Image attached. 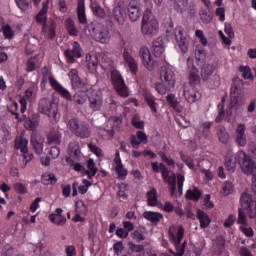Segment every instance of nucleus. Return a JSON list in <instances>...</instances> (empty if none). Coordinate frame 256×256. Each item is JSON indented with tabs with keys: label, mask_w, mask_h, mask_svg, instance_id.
Wrapping results in <instances>:
<instances>
[{
	"label": "nucleus",
	"mask_w": 256,
	"mask_h": 256,
	"mask_svg": "<svg viewBox=\"0 0 256 256\" xmlns=\"http://www.w3.org/2000/svg\"><path fill=\"white\" fill-rule=\"evenodd\" d=\"M204 81H207V86L213 89L221 85V76H219V74H214L213 76H210L208 80Z\"/></svg>",
	"instance_id": "47"
},
{
	"label": "nucleus",
	"mask_w": 256,
	"mask_h": 256,
	"mask_svg": "<svg viewBox=\"0 0 256 256\" xmlns=\"http://www.w3.org/2000/svg\"><path fill=\"white\" fill-rule=\"evenodd\" d=\"M112 15L118 25H125V22L127 21V8H125L123 4L118 3V5L114 7Z\"/></svg>",
	"instance_id": "17"
},
{
	"label": "nucleus",
	"mask_w": 256,
	"mask_h": 256,
	"mask_svg": "<svg viewBox=\"0 0 256 256\" xmlns=\"http://www.w3.org/2000/svg\"><path fill=\"white\" fill-rule=\"evenodd\" d=\"M61 137V131L53 128L47 136V141L50 145H59L61 143Z\"/></svg>",
	"instance_id": "36"
},
{
	"label": "nucleus",
	"mask_w": 256,
	"mask_h": 256,
	"mask_svg": "<svg viewBox=\"0 0 256 256\" xmlns=\"http://www.w3.org/2000/svg\"><path fill=\"white\" fill-rule=\"evenodd\" d=\"M49 83L52 89L59 93V95H61L63 99H66V101H74V103H77V105H85L89 99V96L87 95V88L78 90L73 96H71V92L63 87V85L55 80V78L49 76Z\"/></svg>",
	"instance_id": "1"
},
{
	"label": "nucleus",
	"mask_w": 256,
	"mask_h": 256,
	"mask_svg": "<svg viewBox=\"0 0 256 256\" xmlns=\"http://www.w3.org/2000/svg\"><path fill=\"white\" fill-rule=\"evenodd\" d=\"M189 83L190 87H192V85H197L199 83V74H197V70L190 73Z\"/></svg>",
	"instance_id": "64"
},
{
	"label": "nucleus",
	"mask_w": 256,
	"mask_h": 256,
	"mask_svg": "<svg viewBox=\"0 0 256 256\" xmlns=\"http://www.w3.org/2000/svg\"><path fill=\"white\" fill-rule=\"evenodd\" d=\"M27 145H29V140H27V138H23V136H20L15 140V149H20L21 152L24 153L23 155L24 167L25 165H27V163H29V161L33 159V154H27V151H29V149L27 148Z\"/></svg>",
	"instance_id": "14"
},
{
	"label": "nucleus",
	"mask_w": 256,
	"mask_h": 256,
	"mask_svg": "<svg viewBox=\"0 0 256 256\" xmlns=\"http://www.w3.org/2000/svg\"><path fill=\"white\" fill-rule=\"evenodd\" d=\"M77 17L81 25H85V23H87V14H85V0H78Z\"/></svg>",
	"instance_id": "32"
},
{
	"label": "nucleus",
	"mask_w": 256,
	"mask_h": 256,
	"mask_svg": "<svg viewBox=\"0 0 256 256\" xmlns=\"http://www.w3.org/2000/svg\"><path fill=\"white\" fill-rule=\"evenodd\" d=\"M51 223L57 225L58 227H63L67 225V218L63 215V209L57 208L55 213L49 215Z\"/></svg>",
	"instance_id": "20"
},
{
	"label": "nucleus",
	"mask_w": 256,
	"mask_h": 256,
	"mask_svg": "<svg viewBox=\"0 0 256 256\" xmlns=\"http://www.w3.org/2000/svg\"><path fill=\"white\" fill-rule=\"evenodd\" d=\"M245 131H247L245 124H238L236 128V143L240 147H245L247 145V134H245Z\"/></svg>",
	"instance_id": "23"
},
{
	"label": "nucleus",
	"mask_w": 256,
	"mask_h": 256,
	"mask_svg": "<svg viewBox=\"0 0 256 256\" xmlns=\"http://www.w3.org/2000/svg\"><path fill=\"white\" fill-rule=\"evenodd\" d=\"M64 55L67 63H75L77 59H81V57H83V49L81 48V44H79V42H74L72 49L65 50Z\"/></svg>",
	"instance_id": "13"
},
{
	"label": "nucleus",
	"mask_w": 256,
	"mask_h": 256,
	"mask_svg": "<svg viewBox=\"0 0 256 256\" xmlns=\"http://www.w3.org/2000/svg\"><path fill=\"white\" fill-rule=\"evenodd\" d=\"M169 235H170V241H172L176 252L173 251V249H169V253L173 256H183L185 255V247L187 246V242L183 241V238L185 237V228L183 225H172L169 227Z\"/></svg>",
	"instance_id": "2"
},
{
	"label": "nucleus",
	"mask_w": 256,
	"mask_h": 256,
	"mask_svg": "<svg viewBox=\"0 0 256 256\" xmlns=\"http://www.w3.org/2000/svg\"><path fill=\"white\" fill-rule=\"evenodd\" d=\"M86 165L88 169L85 168V175H87L88 179H93L99 169L95 166V161L91 158L87 160Z\"/></svg>",
	"instance_id": "39"
},
{
	"label": "nucleus",
	"mask_w": 256,
	"mask_h": 256,
	"mask_svg": "<svg viewBox=\"0 0 256 256\" xmlns=\"http://www.w3.org/2000/svg\"><path fill=\"white\" fill-rule=\"evenodd\" d=\"M128 18L132 23L139 21L141 17V8L137 4L129 3L127 6Z\"/></svg>",
	"instance_id": "25"
},
{
	"label": "nucleus",
	"mask_w": 256,
	"mask_h": 256,
	"mask_svg": "<svg viewBox=\"0 0 256 256\" xmlns=\"http://www.w3.org/2000/svg\"><path fill=\"white\" fill-rule=\"evenodd\" d=\"M2 32L5 37V39H12L13 35H15V32L13 31V28L9 24L2 26Z\"/></svg>",
	"instance_id": "56"
},
{
	"label": "nucleus",
	"mask_w": 256,
	"mask_h": 256,
	"mask_svg": "<svg viewBox=\"0 0 256 256\" xmlns=\"http://www.w3.org/2000/svg\"><path fill=\"white\" fill-rule=\"evenodd\" d=\"M160 79L169 89H175L177 78L175 72L169 66H163L160 71Z\"/></svg>",
	"instance_id": "10"
},
{
	"label": "nucleus",
	"mask_w": 256,
	"mask_h": 256,
	"mask_svg": "<svg viewBox=\"0 0 256 256\" xmlns=\"http://www.w3.org/2000/svg\"><path fill=\"white\" fill-rule=\"evenodd\" d=\"M145 101L148 107H150L152 113H157V109L159 108V104L157 103V98H155V96H153L152 94H146Z\"/></svg>",
	"instance_id": "43"
},
{
	"label": "nucleus",
	"mask_w": 256,
	"mask_h": 256,
	"mask_svg": "<svg viewBox=\"0 0 256 256\" xmlns=\"http://www.w3.org/2000/svg\"><path fill=\"white\" fill-rule=\"evenodd\" d=\"M235 159L240 165V169L244 175L256 176V162L248 156L245 151L240 150L235 154Z\"/></svg>",
	"instance_id": "7"
},
{
	"label": "nucleus",
	"mask_w": 256,
	"mask_h": 256,
	"mask_svg": "<svg viewBox=\"0 0 256 256\" xmlns=\"http://www.w3.org/2000/svg\"><path fill=\"white\" fill-rule=\"evenodd\" d=\"M38 111L42 115H47L52 125H57L61 120L59 105L49 98H42L38 104Z\"/></svg>",
	"instance_id": "3"
},
{
	"label": "nucleus",
	"mask_w": 256,
	"mask_h": 256,
	"mask_svg": "<svg viewBox=\"0 0 256 256\" xmlns=\"http://www.w3.org/2000/svg\"><path fill=\"white\" fill-rule=\"evenodd\" d=\"M152 47L155 57H161L165 53V41H163L161 36L153 41Z\"/></svg>",
	"instance_id": "30"
},
{
	"label": "nucleus",
	"mask_w": 256,
	"mask_h": 256,
	"mask_svg": "<svg viewBox=\"0 0 256 256\" xmlns=\"http://www.w3.org/2000/svg\"><path fill=\"white\" fill-rule=\"evenodd\" d=\"M162 161L168 165V167H171L172 169H175V160L171 158V156H167L165 152H160L159 153Z\"/></svg>",
	"instance_id": "52"
},
{
	"label": "nucleus",
	"mask_w": 256,
	"mask_h": 256,
	"mask_svg": "<svg viewBox=\"0 0 256 256\" xmlns=\"http://www.w3.org/2000/svg\"><path fill=\"white\" fill-rule=\"evenodd\" d=\"M132 125L136 127V129H143L145 127V122L141 120L138 114H135L132 118Z\"/></svg>",
	"instance_id": "58"
},
{
	"label": "nucleus",
	"mask_w": 256,
	"mask_h": 256,
	"mask_svg": "<svg viewBox=\"0 0 256 256\" xmlns=\"http://www.w3.org/2000/svg\"><path fill=\"white\" fill-rule=\"evenodd\" d=\"M243 87V80L239 78H235L232 83L231 87V95L232 97H237L239 93H241V89Z\"/></svg>",
	"instance_id": "44"
},
{
	"label": "nucleus",
	"mask_w": 256,
	"mask_h": 256,
	"mask_svg": "<svg viewBox=\"0 0 256 256\" xmlns=\"http://www.w3.org/2000/svg\"><path fill=\"white\" fill-rule=\"evenodd\" d=\"M139 57L142 61V65L148 70L153 71L155 67H157V63L153 59V56H151V51L149 50V47L142 46L139 50Z\"/></svg>",
	"instance_id": "11"
},
{
	"label": "nucleus",
	"mask_w": 256,
	"mask_h": 256,
	"mask_svg": "<svg viewBox=\"0 0 256 256\" xmlns=\"http://www.w3.org/2000/svg\"><path fill=\"white\" fill-rule=\"evenodd\" d=\"M20 121H24V127L28 129V131H35V129L39 127V114H34L29 118L23 115Z\"/></svg>",
	"instance_id": "22"
},
{
	"label": "nucleus",
	"mask_w": 256,
	"mask_h": 256,
	"mask_svg": "<svg viewBox=\"0 0 256 256\" xmlns=\"http://www.w3.org/2000/svg\"><path fill=\"white\" fill-rule=\"evenodd\" d=\"M175 41L182 53H187L189 51V39L185 36V32L181 27H177L174 31Z\"/></svg>",
	"instance_id": "15"
},
{
	"label": "nucleus",
	"mask_w": 256,
	"mask_h": 256,
	"mask_svg": "<svg viewBox=\"0 0 256 256\" xmlns=\"http://www.w3.org/2000/svg\"><path fill=\"white\" fill-rule=\"evenodd\" d=\"M68 129L80 139H89L91 137V126L87 122L79 123V119L73 117L66 123Z\"/></svg>",
	"instance_id": "6"
},
{
	"label": "nucleus",
	"mask_w": 256,
	"mask_h": 256,
	"mask_svg": "<svg viewBox=\"0 0 256 256\" xmlns=\"http://www.w3.org/2000/svg\"><path fill=\"white\" fill-rule=\"evenodd\" d=\"M147 203L149 207H157L159 205V195L157 194V189L152 188L146 194Z\"/></svg>",
	"instance_id": "34"
},
{
	"label": "nucleus",
	"mask_w": 256,
	"mask_h": 256,
	"mask_svg": "<svg viewBox=\"0 0 256 256\" xmlns=\"http://www.w3.org/2000/svg\"><path fill=\"white\" fill-rule=\"evenodd\" d=\"M115 163V171L119 177V179H125L127 177V169L123 166V163L121 162V157L119 154L116 155L114 158Z\"/></svg>",
	"instance_id": "31"
},
{
	"label": "nucleus",
	"mask_w": 256,
	"mask_h": 256,
	"mask_svg": "<svg viewBox=\"0 0 256 256\" xmlns=\"http://www.w3.org/2000/svg\"><path fill=\"white\" fill-rule=\"evenodd\" d=\"M183 95L188 103H195L201 98V94L193 86H184Z\"/></svg>",
	"instance_id": "21"
},
{
	"label": "nucleus",
	"mask_w": 256,
	"mask_h": 256,
	"mask_svg": "<svg viewBox=\"0 0 256 256\" xmlns=\"http://www.w3.org/2000/svg\"><path fill=\"white\" fill-rule=\"evenodd\" d=\"M91 35L94 41H97L102 45H107L111 41V32L109 31V27L105 25L98 24L94 26Z\"/></svg>",
	"instance_id": "9"
},
{
	"label": "nucleus",
	"mask_w": 256,
	"mask_h": 256,
	"mask_svg": "<svg viewBox=\"0 0 256 256\" xmlns=\"http://www.w3.org/2000/svg\"><path fill=\"white\" fill-rule=\"evenodd\" d=\"M197 219L199 220L201 229H207L208 225H211V218L205 213V211L198 209L196 212Z\"/></svg>",
	"instance_id": "35"
},
{
	"label": "nucleus",
	"mask_w": 256,
	"mask_h": 256,
	"mask_svg": "<svg viewBox=\"0 0 256 256\" xmlns=\"http://www.w3.org/2000/svg\"><path fill=\"white\" fill-rule=\"evenodd\" d=\"M216 67L217 63L213 61H208L204 64L201 70V77L203 81H209V78L213 76V72L215 71Z\"/></svg>",
	"instance_id": "26"
},
{
	"label": "nucleus",
	"mask_w": 256,
	"mask_h": 256,
	"mask_svg": "<svg viewBox=\"0 0 256 256\" xmlns=\"http://www.w3.org/2000/svg\"><path fill=\"white\" fill-rule=\"evenodd\" d=\"M238 223L240 225H247V215L245 214V210L243 208L238 210Z\"/></svg>",
	"instance_id": "62"
},
{
	"label": "nucleus",
	"mask_w": 256,
	"mask_h": 256,
	"mask_svg": "<svg viewBox=\"0 0 256 256\" xmlns=\"http://www.w3.org/2000/svg\"><path fill=\"white\" fill-rule=\"evenodd\" d=\"M123 59H124V63L126 65V67H128L130 73L132 75H137V71H139V67L137 64V61L135 60V58H133V56L131 55V53H129V50L125 49L123 51Z\"/></svg>",
	"instance_id": "18"
},
{
	"label": "nucleus",
	"mask_w": 256,
	"mask_h": 256,
	"mask_svg": "<svg viewBox=\"0 0 256 256\" xmlns=\"http://www.w3.org/2000/svg\"><path fill=\"white\" fill-rule=\"evenodd\" d=\"M174 1V9L176 11H180V13H183V11H187V8L189 7V0H173Z\"/></svg>",
	"instance_id": "46"
},
{
	"label": "nucleus",
	"mask_w": 256,
	"mask_h": 256,
	"mask_svg": "<svg viewBox=\"0 0 256 256\" xmlns=\"http://www.w3.org/2000/svg\"><path fill=\"white\" fill-rule=\"evenodd\" d=\"M143 217L146 219V221H150V223H154V224H157L160 221H163V214L159 212L145 211L143 213Z\"/></svg>",
	"instance_id": "37"
},
{
	"label": "nucleus",
	"mask_w": 256,
	"mask_h": 256,
	"mask_svg": "<svg viewBox=\"0 0 256 256\" xmlns=\"http://www.w3.org/2000/svg\"><path fill=\"white\" fill-rule=\"evenodd\" d=\"M205 57H207L205 48H203V46H196V49H195L196 61H205Z\"/></svg>",
	"instance_id": "49"
},
{
	"label": "nucleus",
	"mask_w": 256,
	"mask_h": 256,
	"mask_svg": "<svg viewBox=\"0 0 256 256\" xmlns=\"http://www.w3.org/2000/svg\"><path fill=\"white\" fill-rule=\"evenodd\" d=\"M86 65L90 71H97V67H99V58H97V54H86Z\"/></svg>",
	"instance_id": "33"
},
{
	"label": "nucleus",
	"mask_w": 256,
	"mask_h": 256,
	"mask_svg": "<svg viewBox=\"0 0 256 256\" xmlns=\"http://www.w3.org/2000/svg\"><path fill=\"white\" fill-rule=\"evenodd\" d=\"M224 165L228 173H235V170L237 169V159H235V156L228 155L225 158Z\"/></svg>",
	"instance_id": "42"
},
{
	"label": "nucleus",
	"mask_w": 256,
	"mask_h": 256,
	"mask_svg": "<svg viewBox=\"0 0 256 256\" xmlns=\"http://www.w3.org/2000/svg\"><path fill=\"white\" fill-rule=\"evenodd\" d=\"M166 101L169 103L170 107L177 113H181L183 111V107L181 106V103L177 101V98L174 94H168L166 97Z\"/></svg>",
	"instance_id": "41"
},
{
	"label": "nucleus",
	"mask_w": 256,
	"mask_h": 256,
	"mask_svg": "<svg viewBox=\"0 0 256 256\" xmlns=\"http://www.w3.org/2000/svg\"><path fill=\"white\" fill-rule=\"evenodd\" d=\"M88 101L92 111H101V107H103V93L99 90H92L88 96Z\"/></svg>",
	"instance_id": "16"
},
{
	"label": "nucleus",
	"mask_w": 256,
	"mask_h": 256,
	"mask_svg": "<svg viewBox=\"0 0 256 256\" xmlns=\"http://www.w3.org/2000/svg\"><path fill=\"white\" fill-rule=\"evenodd\" d=\"M110 79L116 93L120 97H129V88H127L125 79H123V75H121L119 70L112 69L110 72Z\"/></svg>",
	"instance_id": "8"
},
{
	"label": "nucleus",
	"mask_w": 256,
	"mask_h": 256,
	"mask_svg": "<svg viewBox=\"0 0 256 256\" xmlns=\"http://www.w3.org/2000/svg\"><path fill=\"white\" fill-rule=\"evenodd\" d=\"M36 67H37V58H30L26 64V71L28 73H31V71H35Z\"/></svg>",
	"instance_id": "61"
},
{
	"label": "nucleus",
	"mask_w": 256,
	"mask_h": 256,
	"mask_svg": "<svg viewBox=\"0 0 256 256\" xmlns=\"http://www.w3.org/2000/svg\"><path fill=\"white\" fill-rule=\"evenodd\" d=\"M239 71L242 73L243 79H253V73L251 72V67L249 66H240Z\"/></svg>",
	"instance_id": "50"
},
{
	"label": "nucleus",
	"mask_w": 256,
	"mask_h": 256,
	"mask_svg": "<svg viewBox=\"0 0 256 256\" xmlns=\"http://www.w3.org/2000/svg\"><path fill=\"white\" fill-rule=\"evenodd\" d=\"M90 9L94 17H97L98 19H105V17H107V12H105V9H103L101 4L96 0H90Z\"/></svg>",
	"instance_id": "27"
},
{
	"label": "nucleus",
	"mask_w": 256,
	"mask_h": 256,
	"mask_svg": "<svg viewBox=\"0 0 256 256\" xmlns=\"http://www.w3.org/2000/svg\"><path fill=\"white\" fill-rule=\"evenodd\" d=\"M155 89L157 93H159V95H165L167 91H173L174 88H168L165 82H161V83H156Z\"/></svg>",
	"instance_id": "51"
},
{
	"label": "nucleus",
	"mask_w": 256,
	"mask_h": 256,
	"mask_svg": "<svg viewBox=\"0 0 256 256\" xmlns=\"http://www.w3.org/2000/svg\"><path fill=\"white\" fill-rule=\"evenodd\" d=\"M240 203L242 209H248L250 219H255L256 217V201L249 193H243L240 198Z\"/></svg>",
	"instance_id": "12"
},
{
	"label": "nucleus",
	"mask_w": 256,
	"mask_h": 256,
	"mask_svg": "<svg viewBox=\"0 0 256 256\" xmlns=\"http://www.w3.org/2000/svg\"><path fill=\"white\" fill-rule=\"evenodd\" d=\"M200 15V19L202 21V23H204L205 25L211 23V21H213V16H211V14L209 12H207L206 10H202L199 13Z\"/></svg>",
	"instance_id": "55"
},
{
	"label": "nucleus",
	"mask_w": 256,
	"mask_h": 256,
	"mask_svg": "<svg viewBox=\"0 0 256 256\" xmlns=\"http://www.w3.org/2000/svg\"><path fill=\"white\" fill-rule=\"evenodd\" d=\"M18 109H19V104H17V102L15 101L11 102V104L8 106L9 113L14 115L15 119H19V114L17 113Z\"/></svg>",
	"instance_id": "59"
},
{
	"label": "nucleus",
	"mask_w": 256,
	"mask_h": 256,
	"mask_svg": "<svg viewBox=\"0 0 256 256\" xmlns=\"http://www.w3.org/2000/svg\"><path fill=\"white\" fill-rule=\"evenodd\" d=\"M141 33L144 37H157L159 35V20L151 16V9L147 8L141 21Z\"/></svg>",
	"instance_id": "4"
},
{
	"label": "nucleus",
	"mask_w": 256,
	"mask_h": 256,
	"mask_svg": "<svg viewBox=\"0 0 256 256\" xmlns=\"http://www.w3.org/2000/svg\"><path fill=\"white\" fill-rule=\"evenodd\" d=\"M195 37H197V39H199L202 47H207V45H209V41L207 40V37H205L203 30L197 29L195 31Z\"/></svg>",
	"instance_id": "53"
},
{
	"label": "nucleus",
	"mask_w": 256,
	"mask_h": 256,
	"mask_svg": "<svg viewBox=\"0 0 256 256\" xmlns=\"http://www.w3.org/2000/svg\"><path fill=\"white\" fill-rule=\"evenodd\" d=\"M115 131H117V126H115L114 121H107L102 128L99 129V133L105 139H113L115 137Z\"/></svg>",
	"instance_id": "19"
},
{
	"label": "nucleus",
	"mask_w": 256,
	"mask_h": 256,
	"mask_svg": "<svg viewBox=\"0 0 256 256\" xmlns=\"http://www.w3.org/2000/svg\"><path fill=\"white\" fill-rule=\"evenodd\" d=\"M47 11H49V0H46L42 3V8L36 15V22L40 25H45L47 23Z\"/></svg>",
	"instance_id": "29"
},
{
	"label": "nucleus",
	"mask_w": 256,
	"mask_h": 256,
	"mask_svg": "<svg viewBox=\"0 0 256 256\" xmlns=\"http://www.w3.org/2000/svg\"><path fill=\"white\" fill-rule=\"evenodd\" d=\"M66 162L68 165L72 167L74 171H77V173H81V175H85V166L81 165V163H75L73 162V159H66Z\"/></svg>",
	"instance_id": "48"
},
{
	"label": "nucleus",
	"mask_w": 256,
	"mask_h": 256,
	"mask_svg": "<svg viewBox=\"0 0 256 256\" xmlns=\"http://www.w3.org/2000/svg\"><path fill=\"white\" fill-rule=\"evenodd\" d=\"M71 84L73 89H78L79 91L83 89H87V84H83V82H81V78L79 77L72 78Z\"/></svg>",
	"instance_id": "54"
},
{
	"label": "nucleus",
	"mask_w": 256,
	"mask_h": 256,
	"mask_svg": "<svg viewBox=\"0 0 256 256\" xmlns=\"http://www.w3.org/2000/svg\"><path fill=\"white\" fill-rule=\"evenodd\" d=\"M224 32L230 39H235V32L233 31V25L229 22H225L224 24Z\"/></svg>",
	"instance_id": "60"
},
{
	"label": "nucleus",
	"mask_w": 256,
	"mask_h": 256,
	"mask_svg": "<svg viewBox=\"0 0 256 256\" xmlns=\"http://www.w3.org/2000/svg\"><path fill=\"white\" fill-rule=\"evenodd\" d=\"M129 249L134 253H139V255H145V247H143V245H137L133 242H129Z\"/></svg>",
	"instance_id": "57"
},
{
	"label": "nucleus",
	"mask_w": 256,
	"mask_h": 256,
	"mask_svg": "<svg viewBox=\"0 0 256 256\" xmlns=\"http://www.w3.org/2000/svg\"><path fill=\"white\" fill-rule=\"evenodd\" d=\"M218 138L221 143H227L229 141V133H227L226 129H220L218 131Z\"/></svg>",
	"instance_id": "63"
},
{
	"label": "nucleus",
	"mask_w": 256,
	"mask_h": 256,
	"mask_svg": "<svg viewBox=\"0 0 256 256\" xmlns=\"http://www.w3.org/2000/svg\"><path fill=\"white\" fill-rule=\"evenodd\" d=\"M43 143H45V138H42L39 134H32L31 135V145L35 149V152L38 155H41L43 153Z\"/></svg>",
	"instance_id": "28"
},
{
	"label": "nucleus",
	"mask_w": 256,
	"mask_h": 256,
	"mask_svg": "<svg viewBox=\"0 0 256 256\" xmlns=\"http://www.w3.org/2000/svg\"><path fill=\"white\" fill-rule=\"evenodd\" d=\"M185 197L186 199H189V201L197 202L199 199H201V197H203V192L194 186L186 191Z\"/></svg>",
	"instance_id": "38"
},
{
	"label": "nucleus",
	"mask_w": 256,
	"mask_h": 256,
	"mask_svg": "<svg viewBox=\"0 0 256 256\" xmlns=\"http://www.w3.org/2000/svg\"><path fill=\"white\" fill-rule=\"evenodd\" d=\"M152 169L155 173H161L162 179L167 183L171 195H175V192L177 191V176L175 173H171L169 168L163 163H152Z\"/></svg>",
	"instance_id": "5"
},
{
	"label": "nucleus",
	"mask_w": 256,
	"mask_h": 256,
	"mask_svg": "<svg viewBox=\"0 0 256 256\" xmlns=\"http://www.w3.org/2000/svg\"><path fill=\"white\" fill-rule=\"evenodd\" d=\"M65 27L71 37H77L79 35V29L75 25V21L71 18H67L65 21Z\"/></svg>",
	"instance_id": "40"
},
{
	"label": "nucleus",
	"mask_w": 256,
	"mask_h": 256,
	"mask_svg": "<svg viewBox=\"0 0 256 256\" xmlns=\"http://www.w3.org/2000/svg\"><path fill=\"white\" fill-rule=\"evenodd\" d=\"M41 182L43 185H55V183H57V176L51 172H46L42 175Z\"/></svg>",
	"instance_id": "45"
},
{
	"label": "nucleus",
	"mask_w": 256,
	"mask_h": 256,
	"mask_svg": "<svg viewBox=\"0 0 256 256\" xmlns=\"http://www.w3.org/2000/svg\"><path fill=\"white\" fill-rule=\"evenodd\" d=\"M57 29V23L53 19H49L46 23L43 24L42 31L48 39H55Z\"/></svg>",
	"instance_id": "24"
}]
</instances>
